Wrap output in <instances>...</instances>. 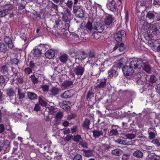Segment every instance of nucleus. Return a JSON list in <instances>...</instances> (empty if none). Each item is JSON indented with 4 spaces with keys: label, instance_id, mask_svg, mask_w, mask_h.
I'll use <instances>...</instances> for the list:
<instances>
[{
    "label": "nucleus",
    "instance_id": "obj_49",
    "mask_svg": "<svg viewBox=\"0 0 160 160\" xmlns=\"http://www.w3.org/2000/svg\"><path fill=\"white\" fill-rule=\"evenodd\" d=\"M72 139L74 141L78 142L81 139V137L80 135H77L73 137Z\"/></svg>",
    "mask_w": 160,
    "mask_h": 160
},
{
    "label": "nucleus",
    "instance_id": "obj_27",
    "mask_svg": "<svg viewBox=\"0 0 160 160\" xmlns=\"http://www.w3.org/2000/svg\"><path fill=\"white\" fill-rule=\"evenodd\" d=\"M82 151L83 152L84 156L87 157H89L93 156V151L92 150H86L83 149Z\"/></svg>",
    "mask_w": 160,
    "mask_h": 160
},
{
    "label": "nucleus",
    "instance_id": "obj_63",
    "mask_svg": "<svg viewBox=\"0 0 160 160\" xmlns=\"http://www.w3.org/2000/svg\"><path fill=\"white\" fill-rule=\"evenodd\" d=\"M5 82V79L3 76H0V85L4 84Z\"/></svg>",
    "mask_w": 160,
    "mask_h": 160
},
{
    "label": "nucleus",
    "instance_id": "obj_12",
    "mask_svg": "<svg viewBox=\"0 0 160 160\" xmlns=\"http://www.w3.org/2000/svg\"><path fill=\"white\" fill-rule=\"evenodd\" d=\"M8 66L7 65H5L2 66L1 68V72L6 77V79L8 80H9V74H8V71L9 70Z\"/></svg>",
    "mask_w": 160,
    "mask_h": 160
},
{
    "label": "nucleus",
    "instance_id": "obj_19",
    "mask_svg": "<svg viewBox=\"0 0 160 160\" xmlns=\"http://www.w3.org/2000/svg\"><path fill=\"white\" fill-rule=\"evenodd\" d=\"M17 89L18 98L19 99H21L24 98L25 97V92L23 91L19 86L18 87Z\"/></svg>",
    "mask_w": 160,
    "mask_h": 160
},
{
    "label": "nucleus",
    "instance_id": "obj_17",
    "mask_svg": "<svg viewBox=\"0 0 160 160\" xmlns=\"http://www.w3.org/2000/svg\"><path fill=\"white\" fill-rule=\"evenodd\" d=\"M92 132L93 136L95 138H98L99 137L102 136L103 134V131L102 129L94 130L92 131Z\"/></svg>",
    "mask_w": 160,
    "mask_h": 160
},
{
    "label": "nucleus",
    "instance_id": "obj_60",
    "mask_svg": "<svg viewBox=\"0 0 160 160\" xmlns=\"http://www.w3.org/2000/svg\"><path fill=\"white\" fill-rule=\"evenodd\" d=\"M156 92L160 95V83L157 84L156 86Z\"/></svg>",
    "mask_w": 160,
    "mask_h": 160
},
{
    "label": "nucleus",
    "instance_id": "obj_18",
    "mask_svg": "<svg viewBox=\"0 0 160 160\" xmlns=\"http://www.w3.org/2000/svg\"><path fill=\"white\" fill-rule=\"evenodd\" d=\"M104 25L99 23H97L95 25L94 27V29L97 30V31L99 33L102 32L104 29Z\"/></svg>",
    "mask_w": 160,
    "mask_h": 160
},
{
    "label": "nucleus",
    "instance_id": "obj_48",
    "mask_svg": "<svg viewBox=\"0 0 160 160\" xmlns=\"http://www.w3.org/2000/svg\"><path fill=\"white\" fill-rule=\"evenodd\" d=\"M41 88L44 92H48L49 89V86L47 85H43L41 87Z\"/></svg>",
    "mask_w": 160,
    "mask_h": 160
},
{
    "label": "nucleus",
    "instance_id": "obj_33",
    "mask_svg": "<svg viewBox=\"0 0 160 160\" xmlns=\"http://www.w3.org/2000/svg\"><path fill=\"white\" fill-rule=\"evenodd\" d=\"M44 98L42 97H39L38 98L39 104L42 106L46 107L47 106V103L44 100Z\"/></svg>",
    "mask_w": 160,
    "mask_h": 160
},
{
    "label": "nucleus",
    "instance_id": "obj_35",
    "mask_svg": "<svg viewBox=\"0 0 160 160\" xmlns=\"http://www.w3.org/2000/svg\"><path fill=\"white\" fill-rule=\"evenodd\" d=\"M146 18H148L149 19L153 20L155 18V15L152 12L149 11L147 13Z\"/></svg>",
    "mask_w": 160,
    "mask_h": 160
},
{
    "label": "nucleus",
    "instance_id": "obj_16",
    "mask_svg": "<svg viewBox=\"0 0 160 160\" xmlns=\"http://www.w3.org/2000/svg\"><path fill=\"white\" fill-rule=\"evenodd\" d=\"M87 56L88 60L90 61H95L97 59L96 53L94 51H90Z\"/></svg>",
    "mask_w": 160,
    "mask_h": 160
},
{
    "label": "nucleus",
    "instance_id": "obj_25",
    "mask_svg": "<svg viewBox=\"0 0 160 160\" xmlns=\"http://www.w3.org/2000/svg\"><path fill=\"white\" fill-rule=\"evenodd\" d=\"M142 66V68L144 71L148 73H151V68L148 63L143 62V65Z\"/></svg>",
    "mask_w": 160,
    "mask_h": 160
},
{
    "label": "nucleus",
    "instance_id": "obj_62",
    "mask_svg": "<svg viewBox=\"0 0 160 160\" xmlns=\"http://www.w3.org/2000/svg\"><path fill=\"white\" fill-rule=\"evenodd\" d=\"M41 108L40 107V105L38 104H37L35 105V107L34 109V110L36 112H38L40 110Z\"/></svg>",
    "mask_w": 160,
    "mask_h": 160
},
{
    "label": "nucleus",
    "instance_id": "obj_6",
    "mask_svg": "<svg viewBox=\"0 0 160 160\" xmlns=\"http://www.w3.org/2000/svg\"><path fill=\"white\" fill-rule=\"evenodd\" d=\"M120 5H118V2L115 0H112L110 2L107 4L108 8L112 11L114 12L118 11V7Z\"/></svg>",
    "mask_w": 160,
    "mask_h": 160
},
{
    "label": "nucleus",
    "instance_id": "obj_38",
    "mask_svg": "<svg viewBox=\"0 0 160 160\" xmlns=\"http://www.w3.org/2000/svg\"><path fill=\"white\" fill-rule=\"evenodd\" d=\"M65 4L68 8L72 9V6L74 5V2H73L72 0H68Z\"/></svg>",
    "mask_w": 160,
    "mask_h": 160
},
{
    "label": "nucleus",
    "instance_id": "obj_55",
    "mask_svg": "<svg viewBox=\"0 0 160 160\" xmlns=\"http://www.w3.org/2000/svg\"><path fill=\"white\" fill-rule=\"evenodd\" d=\"M151 142L155 144L157 147L160 146V142L157 139L152 140L151 141Z\"/></svg>",
    "mask_w": 160,
    "mask_h": 160
},
{
    "label": "nucleus",
    "instance_id": "obj_28",
    "mask_svg": "<svg viewBox=\"0 0 160 160\" xmlns=\"http://www.w3.org/2000/svg\"><path fill=\"white\" fill-rule=\"evenodd\" d=\"M73 82L71 81L66 80L62 83L61 86L64 88H67L72 86Z\"/></svg>",
    "mask_w": 160,
    "mask_h": 160
},
{
    "label": "nucleus",
    "instance_id": "obj_51",
    "mask_svg": "<svg viewBox=\"0 0 160 160\" xmlns=\"http://www.w3.org/2000/svg\"><path fill=\"white\" fill-rule=\"evenodd\" d=\"M32 72V69L30 67L26 68L24 70L25 73L27 75L30 74Z\"/></svg>",
    "mask_w": 160,
    "mask_h": 160
},
{
    "label": "nucleus",
    "instance_id": "obj_3",
    "mask_svg": "<svg viewBox=\"0 0 160 160\" xmlns=\"http://www.w3.org/2000/svg\"><path fill=\"white\" fill-rule=\"evenodd\" d=\"M149 29L150 31L154 35H157L160 33V27L158 23L151 24Z\"/></svg>",
    "mask_w": 160,
    "mask_h": 160
},
{
    "label": "nucleus",
    "instance_id": "obj_53",
    "mask_svg": "<svg viewBox=\"0 0 160 160\" xmlns=\"http://www.w3.org/2000/svg\"><path fill=\"white\" fill-rule=\"evenodd\" d=\"M63 116V114L62 112H59L55 115L56 118L58 119H61Z\"/></svg>",
    "mask_w": 160,
    "mask_h": 160
},
{
    "label": "nucleus",
    "instance_id": "obj_40",
    "mask_svg": "<svg viewBox=\"0 0 160 160\" xmlns=\"http://www.w3.org/2000/svg\"><path fill=\"white\" fill-rule=\"evenodd\" d=\"M54 73L56 74L61 73L62 71V68L60 67H54L53 68Z\"/></svg>",
    "mask_w": 160,
    "mask_h": 160
},
{
    "label": "nucleus",
    "instance_id": "obj_61",
    "mask_svg": "<svg viewBox=\"0 0 160 160\" xmlns=\"http://www.w3.org/2000/svg\"><path fill=\"white\" fill-rule=\"evenodd\" d=\"M55 3H59V5L62 4L65 0H52Z\"/></svg>",
    "mask_w": 160,
    "mask_h": 160
},
{
    "label": "nucleus",
    "instance_id": "obj_4",
    "mask_svg": "<svg viewBox=\"0 0 160 160\" xmlns=\"http://www.w3.org/2000/svg\"><path fill=\"white\" fill-rule=\"evenodd\" d=\"M98 81L97 85L94 88L95 90L98 91L107 88L108 83H106V79H104L100 80H98Z\"/></svg>",
    "mask_w": 160,
    "mask_h": 160
},
{
    "label": "nucleus",
    "instance_id": "obj_45",
    "mask_svg": "<svg viewBox=\"0 0 160 160\" xmlns=\"http://www.w3.org/2000/svg\"><path fill=\"white\" fill-rule=\"evenodd\" d=\"M125 136L126 137L127 139H132L135 138V135L134 134L128 133L126 134Z\"/></svg>",
    "mask_w": 160,
    "mask_h": 160
},
{
    "label": "nucleus",
    "instance_id": "obj_50",
    "mask_svg": "<svg viewBox=\"0 0 160 160\" xmlns=\"http://www.w3.org/2000/svg\"><path fill=\"white\" fill-rule=\"evenodd\" d=\"M29 67L31 68V69H36V66L35 64V63L34 62L31 61L29 62Z\"/></svg>",
    "mask_w": 160,
    "mask_h": 160
},
{
    "label": "nucleus",
    "instance_id": "obj_13",
    "mask_svg": "<svg viewBox=\"0 0 160 160\" xmlns=\"http://www.w3.org/2000/svg\"><path fill=\"white\" fill-rule=\"evenodd\" d=\"M59 105L61 108L66 110H68L71 106L70 102L67 101L60 102Z\"/></svg>",
    "mask_w": 160,
    "mask_h": 160
},
{
    "label": "nucleus",
    "instance_id": "obj_59",
    "mask_svg": "<svg viewBox=\"0 0 160 160\" xmlns=\"http://www.w3.org/2000/svg\"><path fill=\"white\" fill-rule=\"evenodd\" d=\"M4 41L7 45L10 43H11L12 42L11 39L8 37H6L4 38Z\"/></svg>",
    "mask_w": 160,
    "mask_h": 160
},
{
    "label": "nucleus",
    "instance_id": "obj_34",
    "mask_svg": "<svg viewBox=\"0 0 160 160\" xmlns=\"http://www.w3.org/2000/svg\"><path fill=\"white\" fill-rule=\"evenodd\" d=\"M68 58V56L67 54H63L60 57V60L62 63H64L67 61Z\"/></svg>",
    "mask_w": 160,
    "mask_h": 160
},
{
    "label": "nucleus",
    "instance_id": "obj_10",
    "mask_svg": "<svg viewBox=\"0 0 160 160\" xmlns=\"http://www.w3.org/2000/svg\"><path fill=\"white\" fill-rule=\"evenodd\" d=\"M74 91L73 90L70 89L65 91L61 95V97L62 98L67 99L73 96Z\"/></svg>",
    "mask_w": 160,
    "mask_h": 160
},
{
    "label": "nucleus",
    "instance_id": "obj_44",
    "mask_svg": "<svg viewBox=\"0 0 160 160\" xmlns=\"http://www.w3.org/2000/svg\"><path fill=\"white\" fill-rule=\"evenodd\" d=\"M31 80L33 83L34 84H37L38 82V78L35 76L34 75H32L30 76Z\"/></svg>",
    "mask_w": 160,
    "mask_h": 160
},
{
    "label": "nucleus",
    "instance_id": "obj_30",
    "mask_svg": "<svg viewBox=\"0 0 160 160\" xmlns=\"http://www.w3.org/2000/svg\"><path fill=\"white\" fill-rule=\"evenodd\" d=\"M90 123V120L88 119H85L82 124V126L84 128L89 129Z\"/></svg>",
    "mask_w": 160,
    "mask_h": 160
},
{
    "label": "nucleus",
    "instance_id": "obj_11",
    "mask_svg": "<svg viewBox=\"0 0 160 160\" xmlns=\"http://www.w3.org/2000/svg\"><path fill=\"white\" fill-rule=\"evenodd\" d=\"M148 138L150 139H154L155 138L156 131L154 127L149 128L148 130Z\"/></svg>",
    "mask_w": 160,
    "mask_h": 160
},
{
    "label": "nucleus",
    "instance_id": "obj_29",
    "mask_svg": "<svg viewBox=\"0 0 160 160\" xmlns=\"http://www.w3.org/2000/svg\"><path fill=\"white\" fill-rule=\"evenodd\" d=\"M112 153L115 156H120L122 154L123 151L119 148H116L112 150Z\"/></svg>",
    "mask_w": 160,
    "mask_h": 160
},
{
    "label": "nucleus",
    "instance_id": "obj_39",
    "mask_svg": "<svg viewBox=\"0 0 160 160\" xmlns=\"http://www.w3.org/2000/svg\"><path fill=\"white\" fill-rule=\"evenodd\" d=\"M94 97V93L91 91H88L87 92V94L86 97V99L87 101H90L91 98Z\"/></svg>",
    "mask_w": 160,
    "mask_h": 160
},
{
    "label": "nucleus",
    "instance_id": "obj_1",
    "mask_svg": "<svg viewBox=\"0 0 160 160\" xmlns=\"http://www.w3.org/2000/svg\"><path fill=\"white\" fill-rule=\"evenodd\" d=\"M125 35V32L122 30H121L114 34V38L118 43L113 48V51L118 49L120 52H124L125 49L124 44L123 43H120L119 42L122 40V37H124Z\"/></svg>",
    "mask_w": 160,
    "mask_h": 160
},
{
    "label": "nucleus",
    "instance_id": "obj_23",
    "mask_svg": "<svg viewBox=\"0 0 160 160\" xmlns=\"http://www.w3.org/2000/svg\"><path fill=\"white\" fill-rule=\"evenodd\" d=\"M55 55V52L52 49L48 50L45 53V56L46 58L49 59L52 58Z\"/></svg>",
    "mask_w": 160,
    "mask_h": 160
},
{
    "label": "nucleus",
    "instance_id": "obj_36",
    "mask_svg": "<svg viewBox=\"0 0 160 160\" xmlns=\"http://www.w3.org/2000/svg\"><path fill=\"white\" fill-rule=\"evenodd\" d=\"M84 29L91 31L92 28V22L90 21H88L84 27Z\"/></svg>",
    "mask_w": 160,
    "mask_h": 160
},
{
    "label": "nucleus",
    "instance_id": "obj_15",
    "mask_svg": "<svg viewBox=\"0 0 160 160\" xmlns=\"http://www.w3.org/2000/svg\"><path fill=\"white\" fill-rule=\"evenodd\" d=\"M113 18L111 15L108 14L105 16L104 23L105 25H109L113 22Z\"/></svg>",
    "mask_w": 160,
    "mask_h": 160
},
{
    "label": "nucleus",
    "instance_id": "obj_64",
    "mask_svg": "<svg viewBox=\"0 0 160 160\" xmlns=\"http://www.w3.org/2000/svg\"><path fill=\"white\" fill-rule=\"evenodd\" d=\"M78 129V126L76 125L73 126L71 128V132L73 133L76 132Z\"/></svg>",
    "mask_w": 160,
    "mask_h": 160
},
{
    "label": "nucleus",
    "instance_id": "obj_54",
    "mask_svg": "<svg viewBox=\"0 0 160 160\" xmlns=\"http://www.w3.org/2000/svg\"><path fill=\"white\" fill-rule=\"evenodd\" d=\"M73 136L72 135L68 134L64 138L65 141L68 142L72 138Z\"/></svg>",
    "mask_w": 160,
    "mask_h": 160
},
{
    "label": "nucleus",
    "instance_id": "obj_5",
    "mask_svg": "<svg viewBox=\"0 0 160 160\" xmlns=\"http://www.w3.org/2000/svg\"><path fill=\"white\" fill-rule=\"evenodd\" d=\"M143 65V62L142 60L134 59H133L130 62V65L134 69H141Z\"/></svg>",
    "mask_w": 160,
    "mask_h": 160
},
{
    "label": "nucleus",
    "instance_id": "obj_56",
    "mask_svg": "<svg viewBox=\"0 0 160 160\" xmlns=\"http://www.w3.org/2000/svg\"><path fill=\"white\" fill-rule=\"evenodd\" d=\"M79 145L83 148H88V144L85 142L83 141L80 142L79 143Z\"/></svg>",
    "mask_w": 160,
    "mask_h": 160
},
{
    "label": "nucleus",
    "instance_id": "obj_21",
    "mask_svg": "<svg viewBox=\"0 0 160 160\" xmlns=\"http://www.w3.org/2000/svg\"><path fill=\"white\" fill-rule=\"evenodd\" d=\"M59 90L58 88L54 87L52 88L49 91V94L51 96H55L59 93Z\"/></svg>",
    "mask_w": 160,
    "mask_h": 160
},
{
    "label": "nucleus",
    "instance_id": "obj_9",
    "mask_svg": "<svg viewBox=\"0 0 160 160\" xmlns=\"http://www.w3.org/2000/svg\"><path fill=\"white\" fill-rule=\"evenodd\" d=\"M44 46L45 45L44 44H41L39 46L36 47L33 50L34 56L37 57L41 56L42 54V49L41 48H44Z\"/></svg>",
    "mask_w": 160,
    "mask_h": 160
},
{
    "label": "nucleus",
    "instance_id": "obj_26",
    "mask_svg": "<svg viewBox=\"0 0 160 160\" xmlns=\"http://www.w3.org/2000/svg\"><path fill=\"white\" fill-rule=\"evenodd\" d=\"M27 93L28 98L31 100H35L38 98L37 95L34 92H27Z\"/></svg>",
    "mask_w": 160,
    "mask_h": 160
},
{
    "label": "nucleus",
    "instance_id": "obj_47",
    "mask_svg": "<svg viewBox=\"0 0 160 160\" xmlns=\"http://www.w3.org/2000/svg\"><path fill=\"white\" fill-rule=\"evenodd\" d=\"M73 159V160H82V156L80 154H78L74 156Z\"/></svg>",
    "mask_w": 160,
    "mask_h": 160
},
{
    "label": "nucleus",
    "instance_id": "obj_37",
    "mask_svg": "<svg viewBox=\"0 0 160 160\" xmlns=\"http://www.w3.org/2000/svg\"><path fill=\"white\" fill-rule=\"evenodd\" d=\"M119 134L117 129L112 128L110 131L109 135L110 136H117Z\"/></svg>",
    "mask_w": 160,
    "mask_h": 160
},
{
    "label": "nucleus",
    "instance_id": "obj_2",
    "mask_svg": "<svg viewBox=\"0 0 160 160\" xmlns=\"http://www.w3.org/2000/svg\"><path fill=\"white\" fill-rule=\"evenodd\" d=\"M72 12L75 16L77 18H82L84 16L85 11L80 5H73Z\"/></svg>",
    "mask_w": 160,
    "mask_h": 160
},
{
    "label": "nucleus",
    "instance_id": "obj_32",
    "mask_svg": "<svg viewBox=\"0 0 160 160\" xmlns=\"http://www.w3.org/2000/svg\"><path fill=\"white\" fill-rule=\"evenodd\" d=\"M48 6L49 8L54 9L56 12L58 11V5L55 4L52 2L51 1L49 2L48 4Z\"/></svg>",
    "mask_w": 160,
    "mask_h": 160
},
{
    "label": "nucleus",
    "instance_id": "obj_42",
    "mask_svg": "<svg viewBox=\"0 0 160 160\" xmlns=\"http://www.w3.org/2000/svg\"><path fill=\"white\" fill-rule=\"evenodd\" d=\"M123 58H121L119 61H118L117 66L119 68H120L123 66L124 62Z\"/></svg>",
    "mask_w": 160,
    "mask_h": 160
},
{
    "label": "nucleus",
    "instance_id": "obj_31",
    "mask_svg": "<svg viewBox=\"0 0 160 160\" xmlns=\"http://www.w3.org/2000/svg\"><path fill=\"white\" fill-rule=\"evenodd\" d=\"M133 155L134 157L138 158H142L143 155V152L140 150H137L134 152Z\"/></svg>",
    "mask_w": 160,
    "mask_h": 160
},
{
    "label": "nucleus",
    "instance_id": "obj_7",
    "mask_svg": "<svg viewBox=\"0 0 160 160\" xmlns=\"http://www.w3.org/2000/svg\"><path fill=\"white\" fill-rule=\"evenodd\" d=\"M84 71V67L79 64L74 68L73 71L77 75L81 76L83 74Z\"/></svg>",
    "mask_w": 160,
    "mask_h": 160
},
{
    "label": "nucleus",
    "instance_id": "obj_52",
    "mask_svg": "<svg viewBox=\"0 0 160 160\" xmlns=\"http://www.w3.org/2000/svg\"><path fill=\"white\" fill-rule=\"evenodd\" d=\"M9 128L8 129V130L10 131V135L11 138H12V139H14L16 137V134L15 133H13V132L12 131L11 128L10 127V126L9 125Z\"/></svg>",
    "mask_w": 160,
    "mask_h": 160
},
{
    "label": "nucleus",
    "instance_id": "obj_57",
    "mask_svg": "<svg viewBox=\"0 0 160 160\" xmlns=\"http://www.w3.org/2000/svg\"><path fill=\"white\" fill-rule=\"evenodd\" d=\"M157 80V78L156 77L153 75H151L150 78V79H149V81L151 83H153L156 82Z\"/></svg>",
    "mask_w": 160,
    "mask_h": 160
},
{
    "label": "nucleus",
    "instance_id": "obj_41",
    "mask_svg": "<svg viewBox=\"0 0 160 160\" xmlns=\"http://www.w3.org/2000/svg\"><path fill=\"white\" fill-rule=\"evenodd\" d=\"M7 50L6 45L3 43L0 42V52H6Z\"/></svg>",
    "mask_w": 160,
    "mask_h": 160
},
{
    "label": "nucleus",
    "instance_id": "obj_14",
    "mask_svg": "<svg viewBox=\"0 0 160 160\" xmlns=\"http://www.w3.org/2000/svg\"><path fill=\"white\" fill-rule=\"evenodd\" d=\"M88 56L84 51H81L77 53L75 56L76 59H78L80 61H82L84 60Z\"/></svg>",
    "mask_w": 160,
    "mask_h": 160
},
{
    "label": "nucleus",
    "instance_id": "obj_43",
    "mask_svg": "<svg viewBox=\"0 0 160 160\" xmlns=\"http://www.w3.org/2000/svg\"><path fill=\"white\" fill-rule=\"evenodd\" d=\"M130 154V153H123L122 158V160H129Z\"/></svg>",
    "mask_w": 160,
    "mask_h": 160
},
{
    "label": "nucleus",
    "instance_id": "obj_24",
    "mask_svg": "<svg viewBox=\"0 0 160 160\" xmlns=\"http://www.w3.org/2000/svg\"><path fill=\"white\" fill-rule=\"evenodd\" d=\"M116 142L118 144L126 145H129L132 144L131 141H127L125 140H122L120 138H118L116 140Z\"/></svg>",
    "mask_w": 160,
    "mask_h": 160
},
{
    "label": "nucleus",
    "instance_id": "obj_58",
    "mask_svg": "<svg viewBox=\"0 0 160 160\" xmlns=\"http://www.w3.org/2000/svg\"><path fill=\"white\" fill-rule=\"evenodd\" d=\"M10 62L12 64H15L17 65L19 62V61L18 59L14 58L10 60Z\"/></svg>",
    "mask_w": 160,
    "mask_h": 160
},
{
    "label": "nucleus",
    "instance_id": "obj_46",
    "mask_svg": "<svg viewBox=\"0 0 160 160\" xmlns=\"http://www.w3.org/2000/svg\"><path fill=\"white\" fill-rule=\"evenodd\" d=\"M64 13L66 15H67L69 16H71L72 15V13L71 12V10L72 9H70L68 8H65Z\"/></svg>",
    "mask_w": 160,
    "mask_h": 160
},
{
    "label": "nucleus",
    "instance_id": "obj_8",
    "mask_svg": "<svg viewBox=\"0 0 160 160\" xmlns=\"http://www.w3.org/2000/svg\"><path fill=\"white\" fill-rule=\"evenodd\" d=\"M123 74L125 75L130 76L133 73L132 67L130 65L129 66H125L122 68Z\"/></svg>",
    "mask_w": 160,
    "mask_h": 160
},
{
    "label": "nucleus",
    "instance_id": "obj_20",
    "mask_svg": "<svg viewBox=\"0 0 160 160\" xmlns=\"http://www.w3.org/2000/svg\"><path fill=\"white\" fill-rule=\"evenodd\" d=\"M6 94L9 98L13 97L15 94V92L13 88L10 87L6 90Z\"/></svg>",
    "mask_w": 160,
    "mask_h": 160
},
{
    "label": "nucleus",
    "instance_id": "obj_22",
    "mask_svg": "<svg viewBox=\"0 0 160 160\" xmlns=\"http://www.w3.org/2000/svg\"><path fill=\"white\" fill-rule=\"evenodd\" d=\"M114 67H112V68L108 72V78H111L113 77H116L118 74H117L116 70L115 69Z\"/></svg>",
    "mask_w": 160,
    "mask_h": 160
}]
</instances>
